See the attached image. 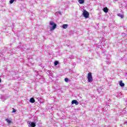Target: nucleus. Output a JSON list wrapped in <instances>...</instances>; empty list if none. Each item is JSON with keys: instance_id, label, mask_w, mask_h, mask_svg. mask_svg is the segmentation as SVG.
I'll return each instance as SVG.
<instances>
[{"instance_id": "f8f14e48", "label": "nucleus", "mask_w": 127, "mask_h": 127, "mask_svg": "<svg viewBox=\"0 0 127 127\" xmlns=\"http://www.w3.org/2000/svg\"><path fill=\"white\" fill-rule=\"evenodd\" d=\"M54 64L56 66H57V65H58V64H59V62H58V61H55L54 63Z\"/></svg>"}, {"instance_id": "39448f33", "label": "nucleus", "mask_w": 127, "mask_h": 127, "mask_svg": "<svg viewBox=\"0 0 127 127\" xmlns=\"http://www.w3.org/2000/svg\"><path fill=\"white\" fill-rule=\"evenodd\" d=\"M29 124L31 126V127H36V124H35L34 122H30L29 123Z\"/></svg>"}, {"instance_id": "423d86ee", "label": "nucleus", "mask_w": 127, "mask_h": 127, "mask_svg": "<svg viewBox=\"0 0 127 127\" xmlns=\"http://www.w3.org/2000/svg\"><path fill=\"white\" fill-rule=\"evenodd\" d=\"M103 11L106 13H107V12H109V9L108 8V7H105L103 8Z\"/></svg>"}, {"instance_id": "dca6fc26", "label": "nucleus", "mask_w": 127, "mask_h": 127, "mask_svg": "<svg viewBox=\"0 0 127 127\" xmlns=\"http://www.w3.org/2000/svg\"><path fill=\"white\" fill-rule=\"evenodd\" d=\"M0 83H1V78H0Z\"/></svg>"}, {"instance_id": "7ed1b4c3", "label": "nucleus", "mask_w": 127, "mask_h": 127, "mask_svg": "<svg viewBox=\"0 0 127 127\" xmlns=\"http://www.w3.org/2000/svg\"><path fill=\"white\" fill-rule=\"evenodd\" d=\"M83 15L85 18H89V12L87 11L86 10H83Z\"/></svg>"}, {"instance_id": "f257e3e1", "label": "nucleus", "mask_w": 127, "mask_h": 127, "mask_svg": "<svg viewBox=\"0 0 127 127\" xmlns=\"http://www.w3.org/2000/svg\"><path fill=\"white\" fill-rule=\"evenodd\" d=\"M87 80L89 83H92L93 82V76H92V73L89 72L87 74Z\"/></svg>"}, {"instance_id": "6e6552de", "label": "nucleus", "mask_w": 127, "mask_h": 127, "mask_svg": "<svg viewBox=\"0 0 127 127\" xmlns=\"http://www.w3.org/2000/svg\"><path fill=\"white\" fill-rule=\"evenodd\" d=\"M119 84L121 87H125V83H123V81L121 80Z\"/></svg>"}, {"instance_id": "4468645a", "label": "nucleus", "mask_w": 127, "mask_h": 127, "mask_svg": "<svg viewBox=\"0 0 127 127\" xmlns=\"http://www.w3.org/2000/svg\"><path fill=\"white\" fill-rule=\"evenodd\" d=\"M64 81L65 82H67L68 81H69V79H68L67 78H64Z\"/></svg>"}, {"instance_id": "20e7f679", "label": "nucleus", "mask_w": 127, "mask_h": 127, "mask_svg": "<svg viewBox=\"0 0 127 127\" xmlns=\"http://www.w3.org/2000/svg\"><path fill=\"white\" fill-rule=\"evenodd\" d=\"M71 104H72V105H74V104H75V105H76V106H77V105H79V102L76 100H73L71 101Z\"/></svg>"}, {"instance_id": "ddd939ff", "label": "nucleus", "mask_w": 127, "mask_h": 127, "mask_svg": "<svg viewBox=\"0 0 127 127\" xmlns=\"http://www.w3.org/2000/svg\"><path fill=\"white\" fill-rule=\"evenodd\" d=\"M12 113H16V110L14 109V108H12Z\"/></svg>"}, {"instance_id": "9b49d317", "label": "nucleus", "mask_w": 127, "mask_h": 127, "mask_svg": "<svg viewBox=\"0 0 127 127\" xmlns=\"http://www.w3.org/2000/svg\"><path fill=\"white\" fill-rule=\"evenodd\" d=\"M78 2L82 4V3H84V0H78Z\"/></svg>"}, {"instance_id": "2eb2a0df", "label": "nucleus", "mask_w": 127, "mask_h": 127, "mask_svg": "<svg viewBox=\"0 0 127 127\" xmlns=\"http://www.w3.org/2000/svg\"><path fill=\"white\" fill-rule=\"evenodd\" d=\"M119 16L121 17V18H124V14H121L119 15Z\"/></svg>"}, {"instance_id": "1a4fd4ad", "label": "nucleus", "mask_w": 127, "mask_h": 127, "mask_svg": "<svg viewBox=\"0 0 127 127\" xmlns=\"http://www.w3.org/2000/svg\"><path fill=\"white\" fill-rule=\"evenodd\" d=\"M62 27L63 28H64V29H66V28L68 27V24H64L62 25Z\"/></svg>"}, {"instance_id": "0eeeda50", "label": "nucleus", "mask_w": 127, "mask_h": 127, "mask_svg": "<svg viewBox=\"0 0 127 127\" xmlns=\"http://www.w3.org/2000/svg\"><path fill=\"white\" fill-rule=\"evenodd\" d=\"M30 103H35V99H34V98L32 97L30 99Z\"/></svg>"}, {"instance_id": "f03ea898", "label": "nucleus", "mask_w": 127, "mask_h": 127, "mask_svg": "<svg viewBox=\"0 0 127 127\" xmlns=\"http://www.w3.org/2000/svg\"><path fill=\"white\" fill-rule=\"evenodd\" d=\"M50 25H53L52 27L51 28V30H54V29H55V28H56V26H57L56 24L54 23V22L53 21H51L50 22Z\"/></svg>"}, {"instance_id": "9d476101", "label": "nucleus", "mask_w": 127, "mask_h": 127, "mask_svg": "<svg viewBox=\"0 0 127 127\" xmlns=\"http://www.w3.org/2000/svg\"><path fill=\"white\" fill-rule=\"evenodd\" d=\"M5 121H6V122H7V123L8 124H11V123H12L11 121L8 120V119H6L5 120Z\"/></svg>"}]
</instances>
